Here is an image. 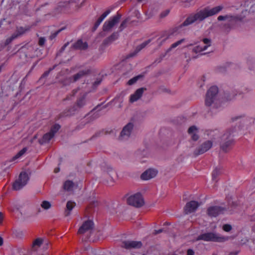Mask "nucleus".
Listing matches in <instances>:
<instances>
[{
    "instance_id": "0eeeda50",
    "label": "nucleus",
    "mask_w": 255,
    "mask_h": 255,
    "mask_svg": "<svg viewBox=\"0 0 255 255\" xmlns=\"http://www.w3.org/2000/svg\"><path fill=\"white\" fill-rule=\"evenodd\" d=\"M218 92V89L216 86H212L208 90L205 100L206 106H210L212 104L216 102Z\"/></svg>"
},
{
    "instance_id": "393cba45",
    "label": "nucleus",
    "mask_w": 255,
    "mask_h": 255,
    "mask_svg": "<svg viewBox=\"0 0 255 255\" xmlns=\"http://www.w3.org/2000/svg\"><path fill=\"white\" fill-rule=\"evenodd\" d=\"M76 1H62L60 2V6H66L71 8L76 6Z\"/></svg>"
},
{
    "instance_id": "f03ea898",
    "label": "nucleus",
    "mask_w": 255,
    "mask_h": 255,
    "mask_svg": "<svg viewBox=\"0 0 255 255\" xmlns=\"http://www.w3.org/2000/svg\"><path fill=\"white\" fill-rule=\"evenodd\" d=\"M229 240L228 237L223 236L216 232H210L200 235L196 240H203L205 242L223 243Z\"/></svg>"
},
{
    "instance_id": "8fccbe9b",
    "label": "nucleus",
    "mask_w": 255,
    "mask_h": 255,
    "mask_svg": "<svg viewBox=\"0 0 255 255\" xmlns=\"http://www.w3.org/2000/svg\"><path fill=\"white\" fill-rule=\"evenodd\" d=\"M3 66H4V64H1V65H0V73L2 71Z\"/></svg>"
},
{
    "instance_id": "f3484780",
    "label": "nucleus",
    "mask_w": 255,
    "mask_h": 255,
    "mask_svg": "<svg viewBox=\"0 0 255 255\" xmlns=\"http://www.w3.org/2000/svg\"><path fill=\"white\" fill-rule=\"evenodd\" d=\"M199 204L198 202L191 201L187 203L185 207V212L186 214L194 212L199 207Z\"/></svg>"
},
{
    "instance_id": "6e6d98bb",
    "label": "nucleus",
    "mask_w": 255,
    "mask_h": 255,
    "mask_svg": "<svg viewBox=\"0 0 255 255\" xmlns=\"http://www.w3.org/2000/svg\"><path fill=\"white\" fill-rule=\"evenodd\" d=\"M59 171V168H55L54 170V172L55 173H57Z\"/></svg>"
},
{
    "instance_id": "cd10ccee",
    "label": "nucleus",
    "mask_w": 255,
    "mask_h": 255,
    "mask_svg": "<svg viewBox=\"0 0 255 255\" xmlns=\"http://www.w3.org/2000/svg\"><path fill=\"white\" fill-rule=\"evenodd\" d=\"M43 240L40 238L36 239L32 244V249L33 250H36L42 244Z\"/></svg>"
},
{
    "instance_id": "5701e85b",
    "label": "nucleus",
    "mask_w": 255,
    "mask_h": 255,
    "mask_svg": "<svg viewBox=\"0 0 255 255\" xmlns=\"http://www.w3.org/2000/svg\"><path fill=\"white\" fill-rule=\"evenodd\" d=\"M76 204L74 202H72L71 201H69L67 202L66 204V209L65 211V215L66 216H68L70 215V212L73 209V208L75 206Z\"/></svg>"
},
{
    "instance_id": "7ed1b4c3",
    "label": "nucleus",
    "mask_w": 255,
    "mask_h": 255,
    "mask_svg": "<svg viewBox=\"0 0 255 255\" xmlns=\"http://www.w3.org/2000/svg\"><path fill=\"white\" fill-rule=\"evenodd\" d=\"M86 94H84L81 97L79 98L75 104L65 112L64 116H70L74 115L77 111L82 108L86 104Z\"/></svg>"
},
{
    "instance_id": "a18cd8bd",
    "label": "nucleus",
    "mask_w": 255,
    "mask_h": 255,
    "mask_svg": "<svg viewBox=\"0 0 255 255\" xmlns=\"http://www.w3.org/2000/svg\"><path fill=\"white\" fill-rule=\"evenodd\" d=\"M187 255H194V252L192 249H188L187 252Z\"/></svg>"
},
{
    "instance_id": "e433bc0d",
    "label": "nucleus",
    "mask_w": 255,
    "mask_h": 255,
    "mask_svg": "<svg viewBox=\"0 0 255 255\" xmlns=\"http://www.w3.org/2000/svg\"><path fill=\"white\" fill-rule=\"evenodd\" d=\"M127 22H128V20L126 19V20H125L124 21H123L122 22V23L121 24V25L119 27L120 31H122L125 28V27H126Z\"/></svg>"
},
{
    "instance_id": "58836bf2",
    "label": "nucleus",
    "mask_w": 255,
    "mask_h": 255,
    "mask_svg": "<svg viewBox=\"0 0 255 255\" xmlns=\"http://www.w3.org/2000/svg\"><path fill=\"white\" fill-rule=\"evenodd\" d=\"M168 38V36H162L157 40V42L158 43H160V44H161L162 42H164Z\"/></svg>"
},
{
    "instance_id": "09e8293b",
    "label": "nucleus",
    "mask_w": 255,
    "mask_h": 255,
    "mask_svg": "<svg viewBox=\"0 0 255 255\" xmlns=\"http://www.w3.org/2000/svg\"><path fill=\"white\" fill-rule=\"evenodd\" d=\"M68 43H67L64 45V46L62 47V50H64L65 48L66 47V46L68 45Z\"/></svg>"
},
{
    "instance_id": "ea45409f",
    "label": "nucleus",
    "mask_w": 255,
    "mask_h": 255,
    "mask_svg": "<svg viewBox=\"0 0 255 255\" xmlns=\"http://www.w3.org/2000/svg\"><path fill=\"white\" fill-rule=\"evenodd\" d=\"M63 29H60L58 30H57V31L54 32L53 33H52L50 36V39H53V38H54L55 37H56V36L58 34V33L61 32L62 30Z\"/></svg>"
},
{
    "instance_id": "79ce46f5",
    "label": "nucleus",
    "mask_w": 255,
    "mask_h": 255,
    "mask_svg": "<svg viewBox=\"0 0 255 255\" xmlns=\"http://www.w3.org/2000/svg\"><path fill=\"white\" fill-rule=\"evenodd\" d=\"M169 13V10L166 9V10L164 11L160 14V16H161V17H164L166 15H167Z\"/></svg>"
},
{
    "instance_id": "a878e982",
    "label": "nucleus",
    "mask_w": 255,
    "mask_h": 255,
    "mask_svg": "<svg viewBox=\"0 0 255 255\" xmlns=\"http://www.w3.org/2000/svg\"><path fill=\"white\" fill-rule=\"evenodd\" d=\"M149 42H150V40H147V41L142 43L139 45L137 46L135 49V52L134 53L130 54V56L132 57V56H134L137 52H138L142 49L144 48Z\"/></svg>"
},
{
    "instance_id": "72a5a7b5",
    "label": "nucleus",
    "mask_w": 255,
    "mask_h": 255,
    "mask_svg": "<svg viewBox=\"0 0 255 255\" xmlns=\"http://www.w3.org/2000/svg\"><path fill=\"white\" fill-rule=\"evenodd\" d=\"M15 38H16V36L12 34V35L10 37L7 38L6 39L5 43H4V45L6 46V45L9 44L13 40H14Z\"/></svg>"
},
{
    "instance_id": "c9c22d12",
    "label": "nucleus",
    "mask_w": 255,
    "mask_h": 255,
    "mask_svg": "<svg viewBox=\"0 0 255 255\" xmlns=\"http://www.w3.org/2000/svg\"><path fill=\"white\" fill-rule=\"evenodd\" d=\"M232 18L233 16H229L228 15H225V16H223V15H220L218 17V20L219 21H222V20H225L229 18Z\"/></svg>"
},
{
    "instance_id": "20e7f679",
    "label": "nucleus",
    "mask_w": 255,
    "mask_h": 255,
    "mask_svg": "<svg viewBox=\"0 0 255 255\" xmlns=\"http://www.w3.org/2000/svg\"><path fill=\"white\" fill-rule=\"evenodd\" d=\"M127 203L128 205L137 208L141 207L144 204L142 196L139 193H136L129 196L127 199Z\"/></svg>"
},
{
    "instance_id": "2f4dec72",
    "label": "nucleus",
    "mask_w": 255,
    "mask_h": 255,
    "mask_svg": "<svg viewBox=\"0 0 255 255\" xmlns=\"http://www.w3.org/2000/svg\"><path fill=\"white\" fill-rule=\"evenodd\" d=\"M184 39H182L180 40L176 41V42L173 43L170 47L168 49V51H170L172 49L176 48L177 46L182 43L184 41Z\"/></svg>"
},
{
    "instance_id": "c85d7f7f",
    "label": "nucleus",
    "mask_w": 255,
    "mask_h": 255,
    "mask_svg": "<svg viewBox=\"0 0 255 255\" xmlns=\"http://www.w3.org/2000/svg\"><path fill=\"white\" fill-rule=\"evenodd\" d=\"M111 12L110 9H107L106 11H105L101 16L98 19L97 21L100 23L103 21V20L108 16V15Z\"/></svg>"
},
{
    "instance_id": "f257e3e1",
    "label": "nucleus",
    "mask_w": 255,
    "mask_h": 255,
    "mask_svg": "<svg viewBox=\"0 0 255 255\" xmlns=\"http://www.w3.org/2000/svg\"><path fill=\"white\" fill-rule=\"evenodd\" d=\"M223 9V6L222 5H218L214 7H206L196 13L190 15L181 26H187L197 21H202L208 17L218 14Z\"/></svg>"
},
{
    "instance_id": "f8f14e48",
    "label": "nucleus",
    "mask_w": 255,
    "mask_h": 255,
    "mask_svg": "<svg viewBox=\"0 0 255 255\" xmlns=\"http://www.w3.org/2000/svg\"><path fill=\"white\" fill-rule=\"evenodd\" d=\"M60 126L58 124L54 125L51 128L50 131L45 133L42 137V142H48L55 135V133L60 129Z\"/></svg>"
},
{
    "instance_id": "de8ad7c7",
    "label": "nucleus",
    "mask_w": 255,
    "mask_h": 255,
    "mask_svg": "<svg viewBox=\"0 0 255 255\" xmlns=\"http://www.w3.org/2000/svg\"><path fill=\"white\" fill-rule=\"evenodd\" d=\"M100 24L101 23H100L99 22H98V21H97L94 25V29H96L100 25Z\"/></svg>"
},
{
    "instance_id": "a211bd4d",
    "label": "nucleus",
    "mask_w": 255,
    "mask_h": 255,
    "mask_svg": "<svg viewBox=\"0 0 255 255\" xmlns=\"http://www.w3.org/2000/svg\"><path fill=\"white\" fill-rule=\"evenodd\" d=\"M145 90V89L143 88H141L136 90L134 94L130 95L129 99L130 102L131 103H133L139 99L141 97Z\"/></svg>"
},
{
    "instance_id": "4468645a",
    "label": "nucleus",
    "mask_w": 255,
    "mask_h": 255,
    "mask_svg": "<svg viewBox=\"0 0 255 255\" xmlns=\"http://www.w3.org/2000/svg\"><path fill=\"white\" fill-rule=\"evenodd\" d=\"M224 211V208L219 206H212L208 209L207 213L208 215L211 217H216L222 214Z\"/></svg>"
},
{
    "instance_id": "c03bdc74",
    "label": "nucleus",
    "mask_w": 255,
    "mask_h": 255,
    "mask_svg": "<svg viewBox=\"0 0 255 255\" xmlns=\"http://www.w3.org/2000/svg\"><path fill=\"white\" fill-rule=\"evenodd\" d=\"M182 3L181 4V6L184 7H188L190 6L189 4V1H182Z\"/></svg>"
},
{
    "instance_id": "2eb2a0df",
    "label": "nucleus",
    "mask_w": 255,
    "mask_h": 255,
    "mask_svg": "<svg viewBox=\"0 0 255 255\" xmlns=\"http://www.w3.org/2000/svg\"><path fill=\"white\" fill-rule=\"evenodd\" d=\"M90 72V70L89 69L80 71L78 73L74 75L72 77H70L68 79L69 83L75 82L85 76L89 74Z\"/></svg>"
},
{
    "instance_id": "a19ab883",
    "label": "nucleus",
    "mask_w": 255,
    "mask_h": 255,
    "mask_svg": "<svg viewBox=\"0 0 255 255\" xmlns=\"http://www.w3.org/2000/svg\"><path fill=\"white\" fill-rule=\"evenodd\" d=\"M45 42V39L44 37H40L39 39L38 44L39 45L42 46Z\"/></svg>"
},
{
    "instance_id": "6ab92c4d",
    "label": "nucleus",
    "mask_w": 255,
    "mask_h": 255,
    "mask_svg": "<svg viewBox=\"0 0 255 255\" xmlns=\"http://www.w3.org/2000/svg\"><path fill=\"white\" fill-rule=\"evenodd\" d=\"M213 143L210 140H207L203 143L198 149V154H202L208 151L211 148Z\"/></svg>"
},
{
    "instance_id": "9d476101",
    "label": "nucleus",
    "mask_w": 255,
    "mask_h": 255,
    "mask_svg": "<svg viewBox=\"0 0 255 255\" xmlns=\"http://www.w3.org/2000/svg\"><path fill=\"white\" fill-rule=\"evenodd\" d=\"M211 45V40L209 38H204L202 42L193 49L196 53L203 52L207 49Z\"/></svg>"
},
{
    "instance_id": "39448f33",
    "label": "nucleus",
    "mask_w": 255,
    "mask_h": 255,
    "mask_svg": "<svg viewBox=\"0 0 255 255\" xmlns=\"http://www.w3.org/2000/svg\"><path fill=\"white\" fill-rule=\"evenodd\" d=\"M28 174L25 172H21L18 178L13 184V188L15 190H19L24 187L29 180Z\"/></svg>"
},
{
    "instance_id": "f704fd0d",
    "label": "nucleus",
    "mask_w": 255,
    "mask_h": 255,
    "mask_svg": "<svg viewBox=\"0 0 255 255\" xmlns=\"http://www.w3.org/2000/svg\"><path fill=\"white\" fill-rule=\"evenodd\" d=\"M232 229L231 225L229 224H225L223 226V229L224 231L228 232H230Z\"/></svg>"
},
{
    "instance_id": "49530a36",
    "label": "nucleus",
    "mask_w": 255,
    "mask_h": 255,
    "mask_svg": "<svg viewBox=\"0 0 255 255\" xmlns=\"http://www.w3.org/2000/svg\"><path fill=\"white\" fill-rule=\"evenodd\" d=\"M162 231H163L162 229H159V230H155L154 234L155 235H156V234H159V233L162 232Z\"/></svg>"
},
{
    "instance_id": "c756f323",
    "label": "nucleus",
    "mask_w": 255,
    "mask_h": 255,
    "mask_svg": "<svg viewBox=\"0 0 255 255\" xmlns=\"http://www.w3.org/2000/svg\"><path fill=\"white\" fill-rule=\"evenodd\" d=\"M41 207L44 210H48L51 208V203L47 201H43L41 204Z\"/></svg>"
},
{
    "instance_id": "7c9ffc66",
    "label": "nucleus",
    "mask_w": 255,
    "mask_h": 255,
    "mask_svg": "<svg viewBox=\"0 0 255 255\" xmlns=\"http://www.w3.org/2000/svg\"><path fill=\"white\" fill-rule=\"evenodd\" d=\"M27 149L26 147H24L21 150H20L14 157V159H16L21 156H22L27 151Z\"/></svg>"
},
{
    "instance_id": "5fc2aeb1",
    "label": "nucleus",
    "mask_w": 255,
    "mask_h": 255,
    "mask_svg": "<svg viewBox=\"0 0 255 255\" xmlns=\"http://www.w3.org/2000/svg\"><path fill=\"white\" fill-rule=\"evenodd\" d=\"M3 244V240L2 238L0 237V246H1Z\"/></svg>"
},
{
    "instance_id": "9b49d317",
    "label": "nucleus",
    "mask_w": 255,
    "mask_h": 255,
    "mask_svg": "<svg viewBox=\"0 0 255 255\" xmlns=\"http://www.w3.org/2000/svg\"><path fill=\"white\" fill-rule=\"evenodd\" d=\"M94 227V223L91 220L85 221L80 227L78 231V234H84L86 233H90Z\"/></svg>"
},
{
    "instance_id": "6e6552de",
    "label": "nucleus",
    "mask_w": 255,
    "mask_h": 255,
    "mask_svg": "<svg viewBox=\"0 0 255 255\" xmlns=\"http://www.w3.org/2000/svg\"><path fill=\"white\" fill-rule=\"evenodd\" d=\"M121 18V15L117 14L111 17L109 20L106 21L103 26V29L105 31L110 30L117 23H118Z\"/></svg>"
},
{
    "instance_id": "3c124183",
    "label": "nucleus",
    "mask_w": 255,
    "mask_h": 255,
    "mask_svg": "<svg viewBox=\"0 0 255 255\" xmlns=\"http://www.w3.org/2000/svg\"><path fill=\"white\" fill-rule=\"evenodd\" d=\"M238 254V252H232L229 255H237Z\"/></svg>"
},
{
    "instance_id": "37998d69",
    "label": "nucleus",
    "mask_w": 255,
    "mask_h": 255,
    "mask_svg": "<svg viewBox=\"0 0 255 255\" xmlns=\"http://www.w3.org/2000/svg\"><path fill=\"white\" fill-rule=\"evenodd\" d=\"M77 91H78V89L74 90L72 92V95L70 96H68L66 99V100H71L72 97L74 96V95L76 94V93L77 92Z\"/></svg>"
},
{
    "instance_id": "4be33fe9",
    "label": "nucleus",
    "mask_w": 255,
    "mask_h": 255,
    "mask_svg": "<svg viewBox=\"0 0 255 255\" xmlns=\"http://www.w3.org/2000/svg\"><path fill=\"white\" fill-rule=\"evenodd\" d=\"M75 184L71 180L66 181L63 184V188L65 191H72L75 187Z\"/></svg>"
},
{
    "instance_id": "dca6fc26",
    "label": "nucleus",
    "mask_w": 255,
    "mask_h": 255,
    "mask_svg": "<svg viewBox=\"0 0 255 255\" xmlns=\"http://www.w3.org/2000/svg\"><path fill=\"white\" fill-rule=\"evenodd\" d=\"M157 173V171L154 169H148L141 175L142 180H147L154 177Z\"/></svg>"
},
{
    "instance_id": "b1692460",
    "label": "nucleus",
    "mask_w": 255,
    "mask_h": 255,
    "mask_svg": "<svg viewBox=\"0 0 255 255\" xmlns=\"http://www.w3.org/2000/svg\"><path fill=\"white\" fill-rule=\"evenodd\" d=\"M73 46L75 49H85L87 48L88 45L86 42H83L81 40H79L73 44Z\"/></svg>"
},
{
    "instance_id": "473e14b6",
    "label": "nucleus",
    "mask_w": 255,
    "mask_h": 255,
    "mask_svg": "<svg viewBox=\"0 0 255 255\" xmlns=\"http://www.w3.org/2000/svg\"><path fill=\"white\" fill-rule=\"evenodd\" d=\"M220 173V169L218 168H216L212 173V178L213 179L215 180L217 177L219 175Z\"/></svg>"
},
{
    "instance_id": "bb28decb",
    "label": "nucleus",
    "mask_w": 255,
    "mask_h": 255,
    "mask_svg": "<svg viewBox=\"0 0 255 255\" xmlns=\"http://www.w3.org/2000/svg\"><path fill=\"white\" fill-rule=\"evenodd\" d=\"M118 37L119 33L118 32H114L105 40V43L108 44L109 43L112 42L117 39Z\"/></svg>"
},
{
    "instance_id": "aec40b11",
    "label": "nucleus",
    "mask_w": 255,
    "mask_h": 255,
    "mask_svg": "<svg viewBox=\"0 0 255 255\" xmlns=\"http://www.w3.org/2000/svg\"><path fill=\"white\" fill-rule=\"evenodd\" d=\"M30 28L31 27L29 26H27L25 27H17L15 32L13 33V34L16 36V38H17L18 37L24 34L27 31H29Z\"/></svg>"
},
{
    "instance_id": "412c9836",
    "label": "nucleus",
    "mask_w": 255,
    "mask_h": 255,
    "mask_svg": "<svg viewBox=\"0 0 255 255\" xmlns=\"http://www.w3.org/2000/svg\"><path fill=\"white\" fill-rule=\"evenodd\" d=\"M188 132L191 135L193 140H197L199 136L197 133L198 132V129L196 127L193 126L190 127L188 130Z\"/></svg>"
},
{
    "instance_id": "4c0bfd02",
    "label": "nucleus",
    "mask_w": 255,
    "mask_h": 255,
    "mask_svg": "<svg viewBox=\"0 0 255 255\" xmlns=\"http://www.w3.org/2000/svg\"><path fill=\"white\" fill-rule=\"evenodd\" d=\"M138 77H135L130 79L128 81V84L129 85H131L134 84L137 81V80H138Z\"/></svg>"
},
{
    "instance_id": "1a4fd4ad",
    "label": "nucleus",
    "mask_w": 255,
    "mask_h": 255,
    "mask_svg": "<svg viewBox=\"0 0 255 255\" xmlns=\"http://www.w3.org/2000/svg\"><path fill=\"white\" fill-rule=\"evenodd\" d=\"M133 128V124L131 123H128L126 125L122 130L119 138L120 140L128 139L131 134Z\"/></svg>"
},
{
    "instance_id": "603ef678",
    "label": "nucleus",
    "mask_w": 255,
    "mask_h": 255,
    "mask_svg": "<svg viewBox=\"0 0 255 255\" xmlns=\"http://www.w3.org/2000/svg\"><path fill=\"white\" fill-rule=\"evenodd\" d=\"M48 74H49V72H45L44 74H43V75H42L41 78L46 77L48 75Z\"/></svg>"
},
{
    "instance_id": "423d86ee",
    "label": "nucleus",
    "mask_w": 255,
    "mask_h": 255,
    "mask_svg": "<svg viewBox=\"0 0 255 255\" xmlns=\"http://www.w3.org/2000/svg\"><path fill=\"white\" fill-rule=\"evenodd\" d=\"M232 134L234 135V131L230 130L227 131L222 136L223 140H226V141L222 144L221 147L225 152L229 151L231 146L233 144L234 141L231 138Z\"/></svg>"
},
{
    "instance_id": "ddd939ff",
    "label": "nucleus",
    "mask_w": 255,
    "mask_h": 255,
    "mask_svg": "<svg viewBox=\"0 0 255 255\" xmlns=\"http://www.w3.org/2000/svg\"><path fill=\"white\" fill-rule=\"evenodd\" d=\"M142 246V243L140 241H127L122 243V247L126 249H139Z\"/></svg>"
},
{
    "instance_id": "4d7b16f0",
    "label": "nucleus",
    "mask_w": 255,
    "mask_h": 255,
    "mask_svg": "<svg viewBox=\"0 0 255 255\" xmlns=\"http://www.w3.org/2000/svg\"><path fill=\"white\" fill-rule=\"evenodd\" d=\"M137 13H138L139 15H140V14L139 13L138 11H135Z\"/></svg>"
},
{
    "instance_id": "864d4df0",
    "label": "nucleus",
    "mask_w": 255,
    "mask_h": 255,
    "mask_svg": "<svg viewBox=\"0 0 255 255\" xmlns=\"http://www.w3.org/2000/svg\"><path fill=\"white\" fill-rule=\"evenodd\" d=\"M2 214L0 212V223L2 222Z\"/></svg>"
}]
</instances>
